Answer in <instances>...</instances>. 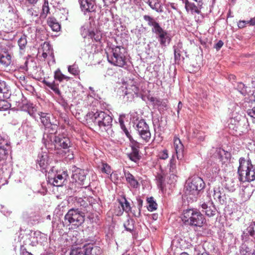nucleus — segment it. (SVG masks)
Segmentation results:
<instances>
[{"label": "nucleus", "mask_w": 255, "mask_h": 255, "mask_svg": "<svg viewBox=\"0 0 255 255\" xmlns=\"http://www.w3.org/2000/svg\"><path fill=\"white\" fill-rule=\"evenodd\" d=\"M134 125L135 129L140 138L146 143L149 142L151 134L149 126L146 124L145 120L141 119L136 123H134Z\"/></svg>", "instance_id": "obj_8"}, {"label": "nucleus", "mask_w": 255, "mask_h": 255, "mask_svg": "<svg viewBox=\"0 0 255 255\" xmlns=\"http://www.w3.org/2000/svg\"><path fill=\"white\" fill-rule=\"evenodd\" d=\"M54 78L59 82H62L64 80H66L67 81L70 79L69 77L63 74L59 69L57 70L55 72Z\"/></svg>", "instance_id": "obj_32"}, {"label": "nucleus", "mask_w": 255, "mask_h": 255, "mask_svg": "<svg viewBox=\"0 0 255 255\" xmlns=\"http://www.w3.org/2000/svg\"><path fill=\"white\" fill-rule=\"evenodd\" d=\"M87 254L88 255H101L102 250L101 248L98 246H86Z\"/></svg>", "instance_id": "obj_20"}, {"label": "nucleus", "mask_w": 255, "mask_h": 255, "mask_svg": "<svg viewBox=\"0 0 255 255\" xmlns=\"http://www.w3.org/2000/svg\"><path fill=\"white\" fill-rule=\"evenodd\" d=\"M129 141H130V147L131 149L139 150L140 144L138 142L134 140L133 138L130 139Z\"/></svg>", "instance_id": "obj_45"}, {"label": "nucleus", "mask_w": 255, "mask_h": 255, "mask_svg": "<svg viewBox=\"0 0 255 255\" xmlns=\"http://www.w3.org/2000/svg\"><path fill=\"white\" fill-rule=\"evenodd\" d=\"M49 10L50 8L48 5V1L47 0H44L42 7V12L40 13V17L43 18H46L48 14L50 13Z\"/></svg>", "instance_id": "obj_29"}, {"label": "nucleus", "mask_w": 255, "mask_h": 255, "mask_svg": "<svg viewBox=\"0 0 255 255\" xmlns=\"http://www.w3.org/2000/svg\"><path fill=\"white\" fill-rule=\"evenodd\" d=\"M11 62V56L7 51H0V64L2 67L6 68Z\"/></svg>", "instance_id": "obj_15"}, {"label": "nucleus", "mask_w": 255, "mask_h": 255, "mask_svg": "<svg viewBox=\"0 0 255 255\" xmlns=\"http://www.w3.org/2000/svg\"><path fill=\"white\" fill-rule=\"evenodd\" d=\"M147 201L148 204L147 208L148 211H153L157 209V204L156 203L152 197L148 198Z\"/></svg>", "instance_id": "obj_36"}, {"label": "nucleus", "mask_w": 255, "mask_h": 255, "mask_svg": "<svg viewBox=\"0 0 255 255\" xmlns=\"http://www.w3.org/2000/svg\"><path fill=\"white\" fill-rule=\"evenodd\" d=\"M202 133L199 132L196 136L200 141H203L205 139V136L201 135Z\"/></svg>", "instance_id": "obj_61"}, {"label": "nucleus", "mask_w": 255, "mask_h": 255, "mask_svg": "<svg viewBox=\"0 0 255 255\" xmlns=\"http://www.w3.org/2000/svg\"><path fill=\"white\" fill-rule=\"evenodd\" d=\"M248 23H249V22L248 21L240 20L239 21L238 23V26L239 28H242L245 27L246 25Z\"/></svg>", "instance_id": "obj_56"}, {"label": "nucleus", "mask_w": 255, "mask_h": 255, "mask_svg": "<svg viewBox=\"0 0 255 255\" xmlns=\"http://www.w3.org/2000/svg\"><path fill=\"white\" fill-rule=\"evenodd\" d=\"M131 89L132 92L136 95H137L139 92V88L136 85H132L131 86Z\"/></svg>", "instance_id": "obj_59"}, {"label": "nucleus", "mask_w": 255, "mask_h": 255, "mask_svg": "<svg viewBox=\"0 0 255 255\" xmlns=\"http://www.w3.org/2000/svg\"><path fill=\"white\" fill-rule=\"evenodd\" d=\"M64 157L68 160H71L74 158L73 152L70 148L64 150Z\"/></svg>", "instance_id": "obj_44"}, {"label": "nucleus", "mask_w": 255, "mask_h": 255, "mask_svg": "<svg viewBox=\"0 0 255 255\" xmlns=\"http://www.w3.org/2000/svg\"><path fill=\"white\" fill-rule=\"evenodd\" d=\"M159 157L160 159H166L168 157V151L166 149L163 150L159 154Z\"/></svg>", "instance_id": "obj_53"}, {"label": "nucleus", "mask_w": 255, "mask_h": 255, "mask_svg": "<svg viewBox=\"0 0 255 255\" xmlns=\"http://www.w3.org/2000/svg\"><path fill=\"white\" fill-rule=\"evenodd\" d=\"M65 220L69 224L79 226L84 222V216L82 215L78 210L71 209L68 211L64 217Z\"/></svg>", "instance_id": "obj_9"}, {"label": "nucleus", "mask_w": 255, "mask_h": 255, "mask_svg": "<svg viewBox=\"0 0 255 255\" xmlns=\"http://www.w3.org/2000/svg\"><path fill=\"white\" fill-rule=\"evenodd\" d=\"M184 3L187 10H190L192 11H194L196 13H200V10L194 3L189 2L188 0H185Z\"/></svg>", "instance_id": "obj_28"}, {"label": "nucleus", "mask_w": 255, "mask_h": 255, "mask_svg": "<svg viewBox=\"0 0 255 255\" xmlns=\"http://www.w3.org/2000/svg\"><path fill=\"white\" fill-rule=\"evenodd\" d=\"M180 51L179 49L174 47V58H175V60L180 59Z\"/></svg>", "instance_id": "obj_55"}, {"label": "nucleus", "mask_w": 255, "mask_h": 255, "mask_svg": "<svg viewBox=\"0 0 255 255\" xmlns=\"http://www.w3.org/2000/svg\"><path fill=\"white\" fill-rule=\"evenodd\" d=\"M123 131L126 135V136L129 139H131L132 137L131 135L129 133L128 129L126 128L125 129L123 130Z\"/></svg>", "instance_id": "obj_62"}, {"label": "nucleus", "mask_w": 255, "mask_h": 255, "mask_svg": "<svg viewBox=\"0 0 255 255\" xmlns=\"http://www.w3.org/2000/svg\"><path fill=\"white\" fill-rule=\"evenodd\" d=\"M203 247L201 246H196L193 248V255H205V254H207L203 252Z\"/></svg>", "instance_id": "obj_41"}, {"label": "nucleus", "mask_w": 255, "mask_h": 255, "mask_svg": "<svg viewBox=\"0 0 255 255\" xmlns=\"http://www.w3.org/2000/svg\"><path fill=\"white\" fill-rule=\"evenodd\" d=\"M26 12L27 15L31 17H37L38 15V11L34 9V8H33V7L28 8Z\"/></svg>", "instance_id": "obj_48"}, {"label": "nucleus", "mask_w": 255, "mask_h": 255, "mask_svg": "<svg viewBox=\"0 0 255 255\" xmlns=\"http://www.w3.org/2000/svg\"><path fill=\"white\" fill-rule=\"evenodd\" d=\"M120 203L124 211L127 213H128L131 211L130 204L125 197H123V198L120 201Z\"/></svg>", "instance_id": "obj_30"}, {"label": "nucleus", "mask_w": 255, "mask_h": 255, "mask_svg": "<svg viewBox=\"0 0 255 255\" xmlns=\"http://www.w3.org/2000/svg\"><path fill=\"white\" fill-rule=\"evenodd\" d=\"M72 174L71 178L73 182H78L80 185L84 184V180L86 179V177L87 172L75 166L72 167Z\"/></svg>", "instance_id": "obj_10"}, {"label": "nucleus", "mask_w": 255, "mask_h": 255, "mask_svg": "<svg viewBox=\"0 0 255 255\" xmlns=\"http://www.w3.org/2000/svg\"><path fill=\"white\" fill-rule=\"evenodd\" d=\"M58 128V126L55 124H50V126L46 128L49 129L48 132H45L44 134H53L55 135V133L56 132Z\"/></svg>", "instance_id": "obj_38"}, {"label": "nucleus", "mask_w": 255, "mask_h": 255, "mask_svg": "<svg viewBox=\"0 0 255 255\" xmlns=\"http://www.w3.org/2000/svg\"><path fill=\"white\" fill-rule=\"evenodd\" d=\"M239 179L241 182H252L255 180V165H253L251 159L244 157L239 159V166L238 169Z\"/></svg>", "instance_id": "obj_3"}, {"label": "nucleus", "mask_w": 255, "mask_h": 255, "mask_svg": "<svg viewBox=\"0 0 255 255\" xmlns=\"http://www.w3.org/2000/svg\"><path fill=\"white\" fill-rule=\"evenodd\" d=\"M68 175L65 171L61 173H57L54 176H48V182L49 184L55 186H61L64 183Z\"/></svg>", "instance_id": "obj_11"}, {"label": "nucleus", "mask_w": 255, "mask_h": 255, "mask_svg": "<svg viewBox=\"0 0 255 255\" xmlns=\"http://www.w3.org/2000/svg\"><path fill=\"white\" fill-rule=\"evenodd\" d=\"M42 140L47 148L66 150L71 148L72 145L70 138L63 134L58 136L53 134H43Z\"/></svg>", "instance_id": "obj_1"}, {"label": "nucleus", "mask_w": 255, "mask_h": 255, "mask_svg": "<svg viewBox=\"0 0 255 255\" xmlns=\"http://www.w3.org/2000/svg\"><path fill=\"white\" fill-rule=\"evenodd\" d=\"M77 203L80 204V206H83V207H86L87 204L86 201L84 200L82 198H79L78 199Z\"/></svg>", "instance_id": "obj_57"}, {"label": "nucleus", "mask_w": 255, "mask_h": 255, "mask_svg": "<svg viewBox=\"0 0 255 255\" xmlns=\"http://www.w3.org/2000/svg\"><path fill=\"white\" fill-rule=\"evenodd\" d=\"M247 113L251 118L255 119V107L251 109H248Z\"/></svg>", "instance_id": "obj_54"}, {"label": "nucleus", "mask_w": 255, "mask_h": 255, "mask_svg": "<svg viewBox=\"0 0 255 255\" xmlns=\"http://www.w3.org/2000/svg\"><path fill=\"white\" fill-rule=\"evenodd\" d=\"M70 255H88L87 254V247L84 246L83 250H73L70 254Z\"/></svg>", "instance_id": "obj_43"}, {"label": "nucleus", "mask_w": 255, "mask_h": 255, "mask_svg": "<svg viewBox=\"0 0 255 255\" xmlns=\"http://www.w3.org/2000/svg\"><path fill=\"white\" fill-rule=\"evenodd\" d=\"M39 0H22V2L26 6L35 5Z\"/></svg>", "instance_id": "obj_50"}, {"label": "nucleus", "mask_w": 255, "mask_h": 255, "mask_svg": "<svg viewBox=\"0 0 255 255\" xmlns=\"http://www.w3.org/2000/svg\"><path fill=\"white\" fill-rule=\"evenodd\" d=\"M156 180L157 181L158 185L161 187L165 180L163 176L161 174H158L156 176Z\"/></svg>", "instance_id": "obj_51"}, {"label": "nucleus", "mask_w": 255, "mask_h": 255, "mask_svg": "<svg viewBox=\"0 0 255 255\" xmlns=\"http://www.w3.org/2000/svg\"><path fill=\"white\" fill-rule=\"evenodd\" d=\"M23 128L28 135H33L36 132L37 126L36 125L26 122L23 125Z\"/></svg>", "instance_id": "obj_18"}, {"label": "nucleus", "mask_w": 255, "mask_h": 255, "mask_svg": "<svg viewBox=\"0 0 255 255\" xmlns=\"http://www.w3.org/2000/svg\"><path fill=\"white\" fill-rule=\"evenodd\" d=\"M254 192L253 188L251 185H248L245 187L242 190V196L246 199H249Z\"/></svg>", "instance_id": "obj_26"}, {"label": "nucleus", "mask_w": 255, "mask_h": 255, "mask_svg": "<svg viewBox=\"0 0 255 255\" xmlns=\"http://www.w3.org/2000/svg\"><path fill=\"white\" fill-rule=\"evenodd\" d=\"M36 163L41 169H45L48 165V155L45 152L38 154L36 159Z\"/></svg>", "instance_id": "obj_17"}, {"label": "nucleus", "mask_w": 255, "mask_h": 255, "mask_svg": "<svg viewBox=\"0 0 255 255\" xmlns=\"http://www.w3.org/2000/svg\"><path fill=\"white\" fill-rule=\"evenodd\" d=\"M143 19L147 22L148 26L152 27L151 31L157 35V38L161 46H166L170 43V38L167 31L164 30L153 17L145 15Z\"/></svg>", "instance_id": "obj_5"}, {"label": "nucleus", "mask_w": 255, "mask_h": 255, "mask_svg": "<svg viewBox=\"0 0 255 255\" xmlns=\"http://www.w3.org/2000/svg\"><path fill=\"white\" fill-rule=\"evenodd\" d=\"M202 212L209 217H211L216 215L217 210L212 202L209 201L201 204Z\"/></svg>", "instance_id": "obj_13"}, {"label": "nucleus", "mask_w": 255, "mask_h": 255, "mask_svg": "<svg viewBox=\"0 0 255 255\" xmlns=\"http://www.w3.org/2000/svg\"><path fill=\"white\" fill-rule=\"evenodd\" d=\"M119 123L120 125L121 128L123 130L125 128H126V127L124 124V122L122 119H119Z\"/></svg>", "instance_id": "obj_63"}, {"label": "nucleus", "mask_w": 255, "mask_h": 255, "mask_svg": "<svg viewBox=\"0 0 255 255\" xmlns=\"http://www.w3.org/2000/svg\"><path fill=\"white\" fill-rule=\"evenodd\" d=\"M87 200L88 201L89 205L91 206H93L94 205L98 203L99 199H95L92 197L89 196L87 198Z\"/></svg>", "instance_id": "obj_52"}, {"label": "nucleus", "mask_w": 255, "mask_h": 255, "mask_svg": "<svg viewBox=\"0 0 255 255\" xmlns=\"http://www.w3.org/2000/svg\"><path fill=\"white\" fill-rule=\"evenodd\" d=\"M126 49L121 46H113L110 53L107 54V59L112 64L126 69L128 58Z\"/></svg>", "instance_id": "obj_4"}, {"label": "nucleus", "mask_w": 255, "mask_h": 255, "mask_svg": "<svg viewBox=\"0 0 255 255\" xmlns=\"http://www.w3.org/2000/svg\"><path fill=\"white\" fill-rule=\"evenodd\" d=\"M136 200H137V203L138 211L136 213H133V215L134 217H138L140 215L141 209L142 207V204H143V200L139 197L137 198Z\"/></svg>", "instance_id": "obj_39"}, {"label": "nucleus", "mask_w": 255, "mask_h": 255, "mask_svg": "<svg viewBox=\"0 0 255 255\" xmlns=\"http://www.w3.org/2000/svg\"><path fill=\"white\" fill-rule=\"evenodd\" d=\"M205 186V184L201 178L194 176L186 183L185 194L191 199L196 198L199 192L204 188Z\"/></svg>", "instance_id": "obj_7"}, {"label": "nucleus", "mask_w": 255, "mask_h": 255, "mask_svg": "<svg viewBox=\"0 0 255 255\" xmlns=\"http://www.w3.org/2000/svg\"><path fill=\"white\" fill-rule=\"evenodd\" d=\"M236 88L242 95H245L247 94V87L243 83H238Z\"/></svg>", "instance_id": "obj_42"}, {"label": "nucleus", "mask_w": 255, "mask_h": 255, "mask_svg": "<svg viewBox=\"0 0 255 255\" xmlns=\"http://www.w3.org/2000/svg\"><path fill=\"white\" fill-rule=\"evenodd\" d=\"M88 36L96 42H100L102 38V33L98 30L88 31Z\"/></svg>", "instance_id": "obj_27"}, {"label": "nucleus", "mask_w": 255, "mask_h": 255, "mask_svg": "<svg viewBox=\"0 0 255 255\" xmlns=\"http://www.w3.org/2000/svg\"><path fill=\"white\" fill-rule=\"evenodd\" d=\"M41 122L46 128L51 123L50 121V115L45 113H40L39 114Z\"/></svg>", "instance_id": "obj_22"}, {"label": "nucleus", "mask_w": 255, "mask_h": 255, "mask_svg": "<svg viewBox=\"0 0 255 255\" xmlns=\"http://www.w3.org/2000/svg\"><path fill=\"white\" fill-rule=\"evenodd\" d=\"M174 146L177 158L179 160H181L184 157V147L180 139H174Z\"/></svg>", "instance_id": "obj_14"}, {"label": "nucleus", "mask_w": 255, "mask_h": 255, "mask_svg": "<svg viewBox=\"0 0 255 255\" xmlns=\"http://www.w3.org/2000/svg\"><path fill=\"white\" fill-rule=\"evenodd\" d=\"M241 255H252L251 250L246 246H243L240 251Z\"/></svg>", "instance_id": "obj_47"}, {"label": "nucleus", "mask_w": 255, "mask_h": 255, "mask_svg": "<svg viewBox=\"0 0 255 255\" xmlns=\"http://www.w3.org/2000/svg\"><path fill=\"white\" fill-rule=\"evenodd\" d=\"M182 221L185 225L201 227L205 222V219L196 209H189L184 211Z\"/></svg>", "instance_id": "obj_6"}, {"label": "nucleus", "mask_w": 255, "mask_h": 255, "mask_svg": "<svg viewBox=\"0 0 255 255\" xmlns=\"http://www.w3.org/2000/svg\"><path fill=\"white\" fill-rule=\"evenodd\" d=\"M68 71L70 74L74 76L79 75L80 74V69L79 67L75 63L72 65H70L68 67Z\"/></svg>", "instance_id": "obj_35"}, {"label": "nucleus", "mask_w": 255, "mask_h": 255, "mask_svg": "<svg viewBox=\"0 0 255 255\" xmlns=\"http://www.w3.org/2000/svg\"><path fill=\"white\" fill-rule=\"evenodd\" d=\"M213 197L215 200L218 201L220 204L225 203V194L222 193L219 189H214Z\"/></svg>", "instance_id": "obj_25"}, {"label": "nucleus", "mask_w": 255, "mask_h": 255, "mask_svg": "<svg viewBox=\"0 0 255 255\" xmlns=\"http://www.w3.org/2000/svg\"><path fill=\"white\" fill-rule=\"evenodd\" d=\"M91 117V121L102 131H106L109 134H112V118L103 111L90 113L87 117Z\"/></svg>", "instance_id": "obj_2"}, {"label": "nucleus", "mask_w": 255, "mask_h": 255, "mask_svg": "<svg viewBox=\"0 0 255 255\" xmlns=\"http://www.w3.org/2000/svg\"><path fill=\"white\" fill-rule=\"evenodd\" d=\"M224 42L222 40H219L215 45V48L217 50H219L223 46Z\"/></svg>", "instance_id": "obj_58"}, {"label": "nucleus", "mask_w": 255, "mask_h": 255, "mask_svg": "<svg viewBox=\"0 0 255 255\" xmlns=\"http://www.w3.org/2000/svg\"><path fill=\"white\" fill-rule=\"evenodd\" d=\"M10 87L6 81L0 79V96L3 98H8L10 95Z\"/></svg>", "instance_id": "obj_16"}, {"label": "nucleus", "mask_w": 255, "mask_h": 255, "mask_svg": "<svg viewBox=\"0 0 255 255\" xmlns=\"http://www.w3.org/2000/svg\"><path fill=\"white\" fill-rule=\"evenodd\" d=\"M125 175L126 179V181L128 183L130 184V185L134 188H137L139 186V183L136 180V179L134 178L133 175H132L130 173L128 172H125Z\"/></svg>", "instance_id": "obj_19"}, {"label": "nucleus", "mask_w": 255, "mask_h": 255, "mask_svg": "<svg viewBox=\"0 0 255 255\" xmlns=\"http://www.w3.org/2000/svg\"><path fill=\"white\" fill-rule=\"evenodd\" d=\"M44 83L46 84L47 86H48L51 90H52L55 94L59 96L61 95V92L54 82L50 83L49 82L45 81Z\"/></svg>", "instance_id": "obj_37"}, {"label": "nucleus", "mask_w": 255, "mask_h": 255, "mask_svg": "<svg viewBox=\"0 0 255 255\" xmlns=\"http://www.w3.org/2000/svg\"><path fill=\"white\" fill-rule=\"evenodd\" d=\"M5 98H3L2 96H0V111H5L11 107V104L7 101Z\"/></svg>", "instance_id": "obj_34"}, {"label": "nucleus", "mask_w": 255, "mask_h": 255, "mask_svg": "<svg viewBox=\"0 0 255 255\" xmlns=\"http://www.w3.org/2000/svg\"><path fill=\"white\" fill-rule=\"evenodd\" d=\"M147 3L152 9L157 12H161L163 11L161 3L158 0H147Z\"/></svg>", "instance_id": "obj_23"}, {"label": "nucleus", "mask_w": 255, "mask_h": 255, "mask_svg": "<svg viewBox=\"0 0 255 255\" xmlns=\"http://www.w3.org/2000/svg\"><path fill=\"white\" fill-rule=\"evenodd\" d=\"M124 227L126 231L131 233L134 229L133 220L128 218L124 223Z\"/></svg>", "instance_id": "obj_33"}, {"label": "nucleus", "mask_w": 255, "mask_h": 255, "mask_svg": "<svg viewBox=\"0 0 255 255\" xmlns=\"http://www.w3.org/2000/svg\"><path fill=\"white\" fill-rule=\"evenodd\" d=\"M251 25H255V16L248 21Z\"/></svg>", "instance_id": "obj_64"}, {"label": "nucleus", "mask_w": 255, "mask_h": 255, "mask_svg": "<svg viewBox=\"0 0 255 255\" xmlns=\"http://www.w3.org/2000/svg\"><path fill=\"white\" fill-rule=\"evenodd\" d=\"M47 24L54 31H58L60 29V25L59 23L53 17H50L48 18Z\"/></svg>", "instance_id": "obj_21"}, {"label": "nucleus", "mask_w": 255, "mask_h": 255, "mask_svg": "<svg viewBox=\"0 0 255 255\" xmlns=\"http://www.w3.org/2000/svg\"><path fill=\"white\" fill-rule=\"evenodd\" d=\"M20 255H33L30 253L28 252L25 248H21Z\"/></svg>", "instance_id": "obj_60"}, {"label": "nucleus", "mask_w": 255, "mask_h": 255, "mask_svg": "<svg viewBox=\"0 0 255 255\" xmlns=\"http://www.w3.org/2000/svg\"><path fill=\"white\" fill-rule=\"evenodd\" d=\"M247 233L255 239V221L247 229Z\"/></svg>", "instance_id": "obj_40"}, {"label": "nucleus", "mask_w": 255, "mask_h": 255, "mask_svg": "<svg viewBox=\"0 0 255 255\" xmlns=\"http://www.w3.org/2000/svg\"><path fill=\"white\" fill-rule=\"evenodd\" d=\"M129 158L136 162L138 161L140 158V156L139 154V150L131 149V151L128 154Z\"/></svg>", "instance_id": "obj_31"}, {"label": "nucleus", "mask_w": 255, "mask_h": 255, "mask_svg": "<svg viewBox=\"0 0 255 255\" xmlns=\"http://www.w3.org/2000/svg\"><path fill=\"white\" fill-rule=\"evenodd\" d=\"M102 171L107 174H111L112 169L111 167L107 163H103L102 165Z\"/></svg>", "instance_id": "obj_49"}, {"label": "nucleus", "mask_w": 255, "mask_h": 255, "mask_svg": "<svg viewBox=\"0 0 255 255\" xmlns=\"http://www.w3.org/2000/svg\"><path fill=\"white\" fill-rule=\"evenodd\" d=\"M170 171L172 173H174L176 171V160L174 158H172L170 160L169 164Z\"/></svg>", "instance_id": "obj_46"}, {"label": "nucleus", "mask_w": 255, "mask_h": 255, "mask_svg": "<svg viewBox=\"0 0 255 255\" xmlns=\"http://www.w3.org/2000/svg\"><path fill=\"white\" fill-rule=\"evenodd\" d=\"M81 10L85 14L95 11L96 5L94 0H79Z\"/></svg>", "instance_id": "obj_12"}, {"label": "nucleus", "mask_w": 255, "mask_h": 255, "mask_svg": "<svg viewBox=\"0 0 255 255\" xmlns=\"http://www.w3.org/2000/svg\"><path fill=\"white\" fill-rule=\"evenodd\" d=\"M18 45L19 48V52L21 54H23L25 52V49L27 43L26 36L23 35L18 40Z\"/></svg>", "instance_id": "obj_24"}]
</instances>
